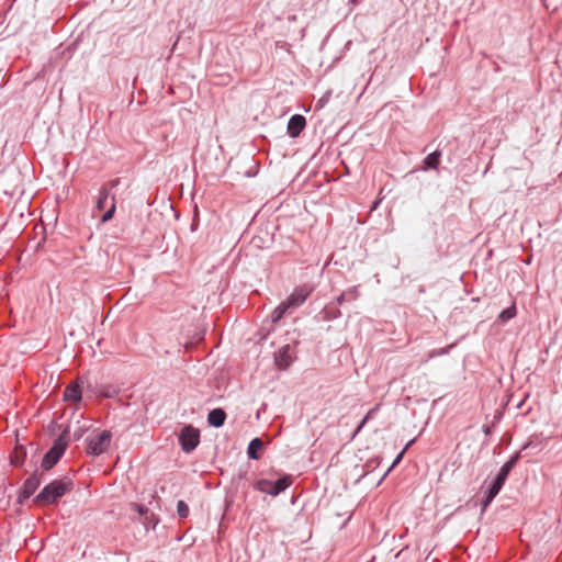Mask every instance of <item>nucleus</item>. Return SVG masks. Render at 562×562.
I'll return each mask as SVG.
<instances>
[{
	"instance_id": "nucleus-1",
	"label": "nucleus",
	"mask_w": 562,
	"mask_h": 562,
	"mask_svg": "<svg viewBox=\"0 0 562 562\" xmlns=\"http://www.w3.org/2000/svg\"><path fill=\"white\" fill-rule=\"evenodd\" d=\"M72 481L68 477L55 480L42 488L35 496L34 502L41 505L55 504L72 488Z\"/></svg>"
},
{
	"instance_id": "nucleus-2",
	"label": "nucleus",
	"mask_w": 562,
	"mask_h": 562,
	"mask_svg": "<svg viewBox=\"0 0 562 562\" xmlns=\"http://www.w3.org/2000/svg\"><path fill=\"white\" fill-rule=\"evenodd\" d=\"M67 434L68 431L64 430L54 441L53 447L45 453L41 463L43 470L52 469L59 461L68 445Z\"/></svg>"
},
{
	"instance_id": "nucleus-3",
	"label": "nucleus",
	"mask_w": 562,
	"mask_h": 562,
	"mask_svg": "<svg viewBox=\"0 0 562 562\" xmlns=\"http://www.w3.org/2000/svg\"><path fill=\"white\" fill-rule=\"evenodd\" d=\"M111 437L112 435L109 430H103L93 437H89L87 439L88 453L92 456H100L105 452L110 447Z\"/></svg>"
},
{
	"instance_id": "nucleus-4",
	"label": "nucleus",
	"mask_w": 562,
	"mask_h": 562,
	"mask_svg": "<svg viewBox=\"0 0 562 562\" xmlns=\"http://www.w3.org/2000/svg\"><path fill=\"white\" fill-rule=\"evenodd\" d=\"M179 442L184 452L193 451L200 442V431L191 425L184 426L179 434Z\"/></svg>"
},
{
	"instance_id": "nucleus-5",
	"label": "nucleus",
	"mask_w": 562,
	"mask_h": 562,
	"mask_svg": "<svg viewBox=\"0 0 562 562\" xmlns=\"http://www.w3.org/2000/svg\"><path fill=\"white\" fill-rule=\"evenodd\" d=\"M312 286L303 284L296 288L284 301L290 308L301 306L312 293Z\"/></svg>"
},
{
	"instance_id": "nucleus-6",
	"label": "nucleus",
	"mask_w": 562,
	"mask_h": 562,
	"mask_svg": "<svg viewBox=\"0 0 562 562\" xmlns=\"http://www.w3.org/2000/svg\"><path fill=\"white\" fill-rule=\"evenodd\" d=\"M507 477H508V474L499 469L496 477L494 479V481L492 482V484L490 485V487L486 492L485 498L483 501V508H486L492 503V501L496 497V495L502 490Z\"/></svg>"
},
{
	"instance_id": "nucleus-7",
	"label": "nucleus",
	"mask_w": 562,
	"mask_h": 562,
	"mask_svg": "<svg viewBox=\"0 0 562 562\" xmlns=\"http://www.w3.org/2000/svg\"><path fill=\"white\" fill-rule=\"evenodd\" d=\"M294 347L284 345L274 352V362L280 369L290 367L294 359Z\"/></svg>"
},
{
	"instance_id": "nucleus-8",
	"label": "nucleus",
	"mask_w": 562,
	"mask_h": 562,
	"mask_svg": "<svg viewBox=\"0 0 562 562\" xmlns=\"http://www.w3.org/2000/svg\"><path fill=\"white\" fill-rule=\"evenodd\" d=\"M306 126V120L302 114H294L290 117L288 122V134L289 136L295 138L297 137L302 131Z\"/></svg>"
},
{
	"instance_id": "nucleus-9",
	"label": "nucleus",
	"mask_w": 562,
	"mask_h": 562,
	"mask_svg": "<svg viewBox=\"0 0 562 562\" xmlns=\"http://www.w3.org/2000/svg\"><path fill=\"white\" fill-rule=\"evenodd\" d=\"M41 484V479L37 472H34L30 477L26 479L23 485V490L21 496L23 498H29L34 492L38 488Z\"/></svg>"
},
{
	"instance_id": "nucleus-10",
	"label": "nucleus",
	"mask_w": 562,
	"mask_h": 562,
	"mask_svg": "<svg viewBox=\"0 0 562 562\" xmlns=\"http://www.w3.org/2000/svg\"><path fill=\"white\" fill-rule=\"evenodd\" d=\"M226 419V413L222 408H214L207 415V423L215 428L222 427Z\"/></svg>"
},
{
	"instance_id": "nucleus-11",
	"label": "nucleus",
	"mask_w": 562,
	"mask_h": 562,
	"mask_svg": "<svg viewBox=\"0 0 562 562\" xmlns=\"http://www.w3.org/2000/svg\"><path fill=\"white\" fill-rule=\"evenodd\" d=\"M263 442L260 438H254L250 440L248 448H247V456L251 460H259L260 453L259 451L262 450Z\"/></svg>"
},
{
	"instance_id": "nucleus-12",
	"label": "nucleus",
	"mask_w": 562,
	"mask_h": 562,
	"mask_svg": "<svg viewBox=\"0 0 562 562\" xmlns=\"http://www.w3.org/2000/svg\"><path fill=\"white\" fill-rule=\"evenodd\" d=\"M292 483L289 476H283L276 482H272L271 488L269 491V495L277 496L282 493L286 487Z\"/></svg>"
},
{
	"instance_id": "nucleus-13",
	"label": "nucleus",
	"mask_w": 562,
	"mask_h": 562,
	"mask_svg": "<svg viewBox=\"0 0 562 562\" xmlns=\"http://www.w3.org/2000/svg\"><path fill=\"white\" fill-rule=\"evenodd\" d=\"M64 398L66 401L79 402L81 400L80 386L77 383L67 386L64 392Z\"/></svg>"
},
{
	"instance_id": "nucleus-14",
	"label": "nucleus",
	"mask_w": 562,
	"mask_h": 562,
	"mask_svg": "<svg viewBox=\"0 0 562 562\" xmlns=\"http://www.w3.org/2000/svg\"><path fill=\"white\" fill-rule=\"evenodd\" d=\"M440 156H441V151L440 150H435L431 154H429L424 159L425 167L423 168V170L437 169L438 165H439V161H440Z\"/></svg>"
},
{
	"instance_id": "nucleus-15",
	"label": "nucleus",
	"mask_w": 562,
	"mask_h": 562,
	"mask_svg": "<svg viewBox=\"0 0 562 562\" xmlns=\"http://www.w3.org/2000/svg\"><path fill=\"white\" fill-rule=\"evenodd\" d=\"M109 200H111L110 192H109V190L105 187H102L99 190V195H98V199H97L95 209L98 211H102L108 205Z\"/></svg>"
},
{
	"instance_id": "nucleus-16",
	"label": "nucleus",
	"mask_w": 562,
	"mask_h": 562,
	"mask_svg": "<svg viewBox=\"0 0 562 562\" xmlns=\"http://www.w3.org/2000/svg\"><path fill=\"white\" fill-rule=\"evenodd\" d=\"M414 441H415V439H412L411 441L407 442V445L404 447V449L395 457L392 464L384 472V474L382 475V477L380 479L378 484H380L386 477V475L401 462L405 451L413 445Z\"/></svg>"
},
{
	"instance_id": "nucleus-17",
	"label": "nucleus",
	"mask_w": 562,
	"mask_h": 562,
	"mask_svg": "<svg viewBox=\"0 0 562 562\" xmlns=\"http://www.w3.org/2000/svg\"><path fill=\"white\" fill-rule=\"evenodd\" d=\"M359 296V291H358V286H352L351 289H349L348 291L341 293L338 297H337V303L338 304H342L344 302L346 301H353L356 300L357 297Z\"/></svg>"
},
{
	"instance_id": "nucleus-18",
	"label": "nucleus",
	"mask_w": 562,
	"mask_h": 562,
	"mask_svg": "<svg viewBox=\"0 0 562 562\" xmlns=\"http://www.w3.org/2000/svg\"><path fill=\"white\" fill-rule=\"evenodd\" d=\"M290 310V307L285 304V302L283 301L282 303H280L271 313L270 315V318H271V322L272 323H277L279 322L283 316L284 314L286 313V311Z\"/></svg>"
},
{
	"instance_id": "nucleus-19",
	"label": "nucleus",
	"mask_w": 562,
	"mask_h": 562,
	"mask_svg": "<svg viewBox=\"0 0 562 562\" xmlns=\"http://www.w3.org/2000/svg\"><path fill=\"white\" fill-rule=\"evenodd\" d=\"M26 452L24 447H16L14 453L11 456V463L13 465H22L25 459Z\"/></svg>"
},
{
	"instance_id": "nucleus-20",
	"label": "nucleus",
	"mask_w": 562,
	"mask_h": 562,
	"mask_svg": "<svg viewBox=\"0 0 562 562\" xmlns=\"http://www.w3.org/2000/svg\"><path fill=\"white\" fill-rule=\"evenodd\" d=\"M519 459L520 452H516L502 465L501 470L509 475L512 469L516 465Z\"/></svg>"
},
{
	"instance_id": "nucleus-21",
	"label": "nucleus",
	"mask_w": 562,
	"mask_h": 562,
	"mask_svg": "<svg viewBox=\"0 0 562 562\" xmlns=\"http://www.w3.org/2000/svg\"><path fill=\"white\" fill-rule=\"evenodd\" d=\"M519 459L520 452H516L502 465L501 470L509 475L512 469L516 465Z\"/></svg>"
},
{
	"instance_id": "nucleus-22",
	"label": "nucleus",
	"mask_w": 562,
	"mask_h": 562,
	"mask_svg": "<svg viewBox=\"0 0 562 562\" xmlns=\"http://www.w3.org/2000/svg\"><path fill=\"white\" fill-rule=\"evenodd\" d=\"M515 316H516V306H515V304H513L509 307L503 310L499 313L498 318L501 322L506 323L509 319L514 318Z\"/></svg>"
},
{
	"instance_id": "nucleus-23",
	"label": "nucleus",
	"mask_w": 562,
	"mask_h": 562,
	"mask_svg": "<svg viewBox=\"0 0 562 562\" xmlns=\"http://www.w3.org/2000/svg\"><path fill=\"white\" fill-rule=\"evenodd\" d=\"M271 485H272V482L269 481V480H259L257 481L255 484H254V488L259 491V492H262V493H266V494H269V491L271 488Z\"/></svg>"
},
{
	"instance_id": "nucleus-24",
	"label": "nucleus",
	"mask_w": 562,
	"mask_h": 562,
	"mask_svg": "<svg viewBox=\"0 0 562 562\" xmlns=\"http://www.w3.org/2000/svg\"><path fill=\"white\" fill-rule=\"evenodd\" d=\"M115 200H114V196L111 198V203H110V206L109 209L103 213L102 217H101V222L102 223H105V222H109L110 220H112L114 213H115Z\"/></svg>"
},
{
	"instance_id": "nucleus-25",
	"label": "nucleus",
	"mask_w": 562,
	"mask_h": 562,
	"mask_svg": "<svg viewBox=\"0 0 562 562\" xmlns=\"http://www.w3.org/2000/svg\"><path fill=\"white\" fill-rule=\"evenodd\" d=\"M177 513L181 518H187L189 515V506L184 501H178L177 503Z\"/></svg>"
},
{
	"instance_id": "nucleus-26",
	"label": "nucleus",
	"mask_w": 562,
	"mask_h": 562,
	"mask_svg": "<svg viewBox=\"0 0 562 562\" xmlns=\"http://www.w3.org/2000/svg\"><path fill=\"white\" fill-rule=\"evenodd\" d=\"M142 522L146 529H154L157 525V520L153 515H149V513L147 514V517L142 518Z\"/></svg>"
},
{
	"instance_id": "nucleus-27",
	"label": "nucleus",
	"mask_w": 562,
	"mask_h": 562,
	"mask_svg": "<svg viewBox=\"0 0 562 562\" xmlns=\"http://www.w3.org/2000/svg\"><path fill=\"white\" fill-rule=\"evenodd\" d=\"M132 509L136 510L140 518L147 517V514L149 513L148 508L144 505L139 504H132Z\"/></svg>"
},
{
	"instance_id": "nucleus-28",
	"label": "nucleus",
	"mask_w": 562,
	"mask_h": 562,
	"mask_svg": "<svg viewBox=\"0 0 562 562\" xmlns=\"http://www.w3.org/2000/svg\"><path fill=\"white\" fill-rule=\"evenodd\" d=\"M381 405L376 404L373 408H371L364 416V418L369 422L374 415L379 412Z\"/></svg>"
},
{
	"instance_id": "nucleus-29",
	"label": "nucleus",
	"mask_w": 562,
	"mask_h": 562,
	"mask_svg": "<svg viewBox=\"0 0 562 562\" xmlns=\"http://www.w3.org/2000/svg\"><path fill=\"white\" fill-rule=\"evenodd\" d=\"M116 394V390L112 386H108L103 392L102 395L104 397H113Z\"/></svg>"
},
{
	"instance_id": "nucleus-30",
	"label": "nucleus",
	"mask_w": 562,
	"mask_h": 562,
	"mask_svg": "<svg viewBox=\"0 0 562 562\" xmlns=\"http://www.w3.org/2000/svg\"><path fill=\"white\" fill-rule=\"evenodd\" d=\"M367 423L368 420L363 417L362 420L359 423L358 427L356 428L352 438H355L361 431V429L364 427Z\"/></svg>"
},
{
	"instance_id": "nucleus-31",
	"label": "nucleus",
	"mask_w": 562,
	"mask_h": 562,
	"mask_svg": "<svg viewBox=\"0 0 562 562\" xmlns=\"http://www.w3.org/2000/svg\"><path fill=\"white\" fill-rule=\"evenodd\" d=\"M329 97H330V91L326 92L319 100H318V104L319 106H323L328 100H329Z\"/></svg>"
},
{
	"instance_id": "nucleus-32",
	"label": "nucleus",
	"mask_w": 562,
	"mask_h": 562,
	"mask_svg": "<svg viewBox=\"0 0 562 562\" xmlns=\"http://www.w3.org/2000/svg\"><path fill=\"white\" fill-rule=\"evenodd\" d=\"M443 353H446V350H441V351L437 352V355H443Z\"/></svg>"
},
{
	"instance_id": "nucleus-33",
	"label": "nucleus",
	"mask_w": 562,
	"mask_h": 562,
	"mask_svg": "<svg viewBox=\"0 0 562 562\" xmlns=\"http://www.w3.org/2000/svg\"><path fill=\"white\" fill-rule=\"evenodd\" d=\"M530 446V443H527L522 447V449H527Z\"/></svg>"
}]
</instances>
